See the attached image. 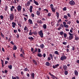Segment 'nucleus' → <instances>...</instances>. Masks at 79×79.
Here are the masks:
<instances>
[{
  "label": "nucleus",
  "mask_w": 79,
  "mask_h": 79,
  "mask_svg": "<svg viewBox=\"0 0 79 79\" xmlns=\"http://www.w3.org/2000/svg\"><path fill=\"white\" fill-rule=\"evenodd\" d=\"M38 34L39 35H40L41 38L44 37V33H43V31L42 30H40V31L38 32Z\"/></svg>",
  "instance_id": "1"
},
{
  "label": "nucleus",
  "mask_w": 79,
  "mask_h": 79,
  "mask_svg": "<svg viewBox=\"0 0 79 79\" xmlns=\"http://www.w3.org/2000/svg\"><path fill=\"white\" fill-rule=\"evenodd\" d=\"M9 18L10 21H13L14 19V14H11L9 15Z\"/></svg>",
  "instance_id": "2"
},
{
  "label": "nucleus",
  "mask_w": 79,
  "mask_h": 79,
  "mask_svg": "<svg viewBox=\"0 0 79 79\" xmlns=\"http://www.w3.org/2000/svg\"><path fill=\"white\" fill-rule=\"evenodd\" d=\"M63 24L64 25V27H66V28H68V27H69V26L68 25L66 24V23L65 22H63Z\"/></svg>",
  "instance_id": "3"
},
{
  "label": "nucleus",
  "mask_w": 79,
  "mask_h": 79,
  "mask_svg": "<svg viewBox=\"0 0 79 79\" xmlns=\"http://www.w3.org/2000/svg\"><path fill=\"white\" fill-rule=\"evenodd\" d=\"M66 57L65 56H63L60 58V60L61 61H64V60H66Z\"/></svg>",
  "instance_id": "4"
},
{
  "label": "nucleus",
  "mask_w": 79,
  "mask_h": 79,
  "mask_svg": "<svg viewBox=\"0 0 79 79\" xmlns=\"http://www.w3.org/2000/svg\"><path fill=\"white\" fill-rule=\"evenodd\" d=\"M21 6L20 5H19L17 6V10L19 12L21 11Z\"/></svg>",
  "instance_id": "5"
},
{
  "label": "nucleus",
  "mask_w": 79,
  "mask_h": 79,
  "mask_svg": "<svg viewBox=\"0 0 79 79\" xmlns=\"http://www.w3.org/2000/svg\"><path fill=\"white\" fill-rule=\"evenodd\" d=\"M69 3L71 5H75V2L73 0H72L69 2Z\"/></svg>",
  "instance_id": "6"
},
{
  "label": "nucleus",
  "mask_w": 79,
  "mask_h": 79,
  "mask_svg": "<svg viewBox=\"0 0 79 79\" xmlns=\"http://www.w3.org/2000/svg\"><path fill=\"white\" fill-rule=\"evenodd\" d=\"M31 5V2L28 1L27 3L25 4V6L26 7L29 6Z\"/></svg>",
  "instance_id": "7"
},
{
  "label": "nucleus",
  "mask_w": 79,
  "mask_h": 79,
  "mask_svg": "<svg viewBox=\"0 0 79 79\" xmlns=\"http://www.w3.org/2000/svg\"><path fill=\"white\" fill-rule=\"evenodd\" d=\"M31 77H32V79H34L35 77V73H31Z\"/></svg>",
  "instance_id": "8"
},
{
  "label": "nucleus",
  "mask_w": 79,
  "mask_h": 79,
  "mask_svg": "<svg viewBox=\"0 0 79 79\" xmlns=\"http://www.w3.org/2000/svg\"><path fill=\"white\" fill-rule=\"evenodd\" d=\"M63 67L64 69V71H66V70L68 69V67H67V66H66V65H64Z\"/></svg>",
  "instance_id": "9"
},
{
  "label": "nucleus",
  "mask_w": 79,
  "mask_h": 79,
  "mask_svg": "<svg viewBox=\"0 0 79 79\" xmlns=\"http://www.w3.org/2000/svg\"><path fill=\"white\" fill-rule=\"evenodd\" d=\"M60 65L59 64H56L55 66L53 65L52 66V68L53 69H55L56 68H58V66H59Z\"/></svg>",
  "instance_id": "10"
},
{
  "label": "nucleus",
  "mask_w": 79,
  "mask_h": 79,
  "mask_svg": "<svg viewBox=\"0 0 79 79\" xmlns=\"http://www.w3.org/2000/svg\"><path fill=\"white\" fill-rule=\"evenodd\" d=\"M33 8V6H31L30 7L29 10L30 13L32 12V9Z\"/></svg>",
  "instance_id": "11"
},
{
  "label": "nucleus",
  "mask_w": 79,
  "mask_h": 79,
  "mask_svg": "<svg viewBox=\"0 0 79 79\" xmlns=\"http://www.w3.org/2000/svg\"><path fill=\"white\" fill-rule=\"evenodd\" d=\"M74 74H75V76H78V72H77V71L76 70H75L74 71Z\"/></svg>",
  "instance_id": "12"
},
{
  "label": "nucleus",
  "mask_w": 79,
  "mask_h": 79,
  "mask_svg": "<svg viewBox=\"0 0 79 79\" xmlns=\"http://www.w3.org/2000/svg\"><path fill=\"white\" fill-rule=\"evenodd\" d=\"M12 27H13V28H15V26H16V23L15 22H12Z\"/></svg>",
  "instance_id": "13"
},
{
  "label": "nucleus",
  "mask_w": 79,
  "mask_h": 79,
  "mask_svg": "<svg viewBox=\"0 0 79 79\" xmlns=\"http://www.w3.org/2000/svg\"><path fill=\"white\" fill-rule=\"evenodd\" d=\"M33 2H34V3H35V5H36L37 6V5H39V3L37 1H36L35 0H33Z\"/></svg>",
  "instance_id": "14"
},
{
  "label": "nucleus",
  "mask_w": 79,
  "mask_h": 79,
  "mask_svg": "<svg viewBox=\"0 0 79 79\" xmlns=\"http://www.w3.org/2000/svg\"><path fill=\"white\" fill-rule=\"evenodd\" d=\"M73 39V36H69V40H71L72 39Z\"/></svg>",
  "instance_id": "15"
},
{
  "label": "nucleus",
  "mask_w": 79,
  "mask_h": 79,
  "mask_svg": "<svg viewBox=\"0 0 79 79\" xmlns=\"http://www.w3.org/2000/svg\"><path fill=\"white\" fill-rule=\"evenodd\" d=\"M28 39H29V40H30L31 41H32V40H34V38L32 37H29L28 38Z\"/></svg>",
  "instance_id": "16"
},
{
  "label": "nucleus",
  "mask_w": 79,
  "mask_h": 79,
  "mask_svg": "<svg viewBox=\"0 0 79 79\" xmlns=\"http://www.w3.org/2000/svg\"><path fill=\"white\" fill-rule=\"evenodd\" d=\"M37 56H38L39 57H42V56H43L42 55L41 53H38V54L37 55Z\"/></svg>",
  "instance_id": "17"
},
{
  "label": "nucleus",
  "mask_w": 79,
  "mask_h": 79,
  "mask_svg": "<svg viewBox=\"0 0 79 79\" xmlns=\"http://www.w3.org/2000/svg\"><path fill=\"white\" fill-rule=\"evenodd\" d=\"M28 21L31 24H32V20L31 19H29L28 20Z\"/></svg>",
  "instance_id": "18"
},
{
  "label": "nucleus",
  "mask_w": 79,
  "mask_h": 79,
  "mask_svg": "<svg viewBox=\"0 0 79 79\" xmlns=\"http://www.w3.org/2000/svg\"><path fill=\"white\" fill-rule=\"evenodd\" d=\"M33 62V63L35 64V65H37V61L36 60H35L34 59L32 60Z\"/></svg>",
  "instance_id": "19"
},
{
  "label": "nucleus",
  "mask_w": 79,
  "mask_h": 79,
  "mask_svg": "<svg viewBox=\"0 0 79 79\" xmlns=\"http://www.w3.org/2000/svg\"><path fill=\"white\" fill-rule=\"evenodd\" d=\"M44 47H45V46L44 45V44H41L40 45V47L42 49H43V48H44Z\"/></svg>",
  "instance_id": "20"
},
{
  "label": "nucleus",
  "mask_w": 79,
  "mask_h": 79,
  "mask_svg": "<svg viewBox=\"0 0 79 79\" xmlns=\"http://www.w3.org/2000/svg\"><path fill=\"white\" fill-rule=\"evenodd\" d=\"M46 66H50V63L48 62H47L46 63Z\"/></svg>",
  "instance_id": "21"
},
{
  "label": "nucleus",
  "mask_w": 79,
  "mask_h": 79,
  "mask_svg": "<svg viewBox=\"0 0 79 79\" xmlns=\"http://www.w3.org/2000/svg\"><path fill=\"white\" fill-rule=\"evenodd\" d=\"M51 10L52 12H56V9H54V7L51 8Z\"/></svg>",
  "instance_id": "22"
},
{
  "label": "nucleus",
  "mask_w": 79,
  "mask_h": 79,
  "mask_svg": "<svg viewBox=\"0 0 79 79\" xmlns=\"http://www.w3.org/2000/svg\"><path fill=\"white\" fill-rule=\"evenodd\" d=\"M24 31H29V30H28V28L26 26L24 27Z\"/></svg>",
  "instance_id": "23"
},
{
  "label": "nucleus",
  "mask_w": 79,
  "mask_h": 79,
  "mask_svg": "<svg viewBox=\"0 0 79 79\" xmlns=\"http://www.w3.org/2000/svg\"><path fill=\"white\" fill-rule=\"evenodd\" d=\"M40 14V11L38 10L36 11V15H38V16H39Z\"/></svg>",
  "instance_id": "24"
},
{
  "label": "nucleus",
  "mask_w": 79,
  "mask_h": 79,
  "mask_svg": "<svg viewBox=\"0 0 79 79\" xmlns=\"http://www.w3.org/2000/svg\"><path fill=\"white\" fill-rule=\"evenodd\" d=\"M37 48H35V50H34L33 51V52H32V53L33 54H34V53H35V52H37Z\"/></svg>",
  "instance_id": "25"
},
{
  "label": "nucleus",
  "mask_w": 79,
  "mask_h": 79,
  "mask_svg": "<svg viewBox=\"0 0 79 79\" xmlns=\"http://www.w3.org/2000/svg\"><path fill=\"white\" fill-rule=\"evenodd\" d=\"M43 27L44 29H47V25H46V24H43Z\"/></svg>",
  "instance_id": "26"
},
{
  "label": "nucleus",
  "mask_w": 79,
  "mask_h": 79,
  "mask_svg": "<svg viewBox=\"0 0 79 79\" xmlns=\"http://www.w3.org/2000/svg\"><path fill=\"white\" fill-rule=\"evenodd\" d=\"M17 49V47L15 45L13 47V50H16Z\"/></svg>",
  "instance_id": "27"
},
{
  "label": "nucleus",
  "mask_w": 79,
  "mask_h": 79,
  "mask_svg": "<svg viewBox=\"0 0 79 79\" xmlns=\"http://www.w3.org/2000/svg\"><path fill=\"white\" fill-rule=\"evenodd\" d=\"M64 74L65 76H66L68 75V71H65L64 72Z\"/></svg>",
  "instance_id": "28"
},
{
  "label": "nucleus",
  "mask_w": 79,
  "mask_h": 79,
  "mask_svg": "<svg viewBox=\"0 0 79 79\" xmlns=\"http://www.w3.org/2000/svg\"><path fill=\"white\" fill-rule=\"evenodd\" d=\"M49 56H50V58H51V59H52V60H53V56L52 55V54H49Z\"/></svg>",
  "instance_id": "29"
},
{
  "label": "nucleus",
  "mask_w": 79,
  "mask_h": 79,
  "mask_svg": "<svg viewBox=\"0 0 79 79\" xmlns=\"http://www.w3.org/2000/svg\"><path fill=\"white\" fill-rule=\"evenodd\" d=\"M1 61H2V67H4V65L3 64V60L1 59Z\"/></svg>",
  "instance_id": "30"
},
{
  "label": "nucleus",
  "mask_w": 79,
  "mask_h": 79,
  "mask_svg": "<svg viewBox=\"0 0 79 79\" xmlns=\"http://www.w3.org/2000/svg\"><path fill=\"white\" fill-rule=\"evenodd\" d=\"M56 16L57 17V18H59V16H60L59 13L58 12H56Z\"/></svg>",
  "instance_id": "31"
},
{
  "label": "nucleus",
  "mask_w": 79,
  "mask_h": 79,
  "mask_svg": "<svg viewBox=\"0 0 79 79\" xmlns=\"http://www.w3.org/2000/svg\"><path fill=\"white\" fill-rule=\"evenodd\" d=\"M32 34H34V35H37V33L36 31L33 32Z\"/></svg>",
  "instance_id": "32"
},
{
  "label": "nucleus",
  "mask_w": 79,
  "mask_h": 79,
  "mask_svg": "<svg viewBox=\"0 0 79 79\" xmlns=\"http://www.w3.org/2000/svg\"><path fill=\"white\" fill-rule=\"evenodd\" d=\"M15 6H12V8H10V11H13V9H15Z\"/></svg>",
  "instance_id": "33"
},
{
  "label": "nucleus",
  "mask_w": 79,
  "mask_h": 79,
  "mask_svg": "<svg viewBox=\"0 0 79 79\" xmlns=\"http://www.w3.org/2000/svg\"><path fill=\"white\" fill-rule=\"evenodd\" d=\"M64 18L65 19H68V16L66 15H64Z\"/></svg>",
  "instance_id": "34"
},
{
  "label": "nucleus",
  "mask_w": 79,
  "mask_h": 79,
  "mask_svg": "<svg viewBox=\"0 0 79 79\" xmlns=\"http://www.w3.org/2000/svg\"><path fill=\"white\" fill-rule=\"evenodd\" d=\"M49 75H50V76H52V77H55V76H54V75L52 74V73H51L50 72H49Z\"/></svg>",
  "instance_id": "35"
},
{
  "label": "nucleus",
  "mask_w": 79,
  "mask_h": 79,
  "mask_svg": "<svg viewBox=\"0 0 79 79\" xmlns=\"http://www.w3.org/2000/svg\"><path fill=\"white\" fill-rule=\"evenodd\" d=\"M54 53L56 54V55H59V53H58V51H55L54 52Z\"/></svg>",
  "instance_id": "36"
},
{
  "label": "nucleus",
  "mask_w": 79,
  "mask_h": 79,
  "mask_svg": "<svg viewBox=\"0 0 79 79\" xmlns=\"http://www.w3.org/2000/svg\"><path fill=\"white\" fill-rule=\"evenodd\" d=\"M8 68H9L10 69H12V65H9L8 66Z\"/></svg>",
  "instance_id": "37"
},
{
  "label": "nucleus",
  "mask_w": 79,
  "mask_h": 79,
  "mask_svg": "<svg viewBox=\"0 0 79 79\" xmlns=\"http://www.w3.org/2000/svg\"><path fill=\"white\" fill-rule=\"evenodd\" d=\"M63 11H66L67 10V8H66V7H65L63 9Z\"/></svg>",
  "instance_id": "38"
},
{
  "label": "nucleus",
  "mask_w": 79,
  "mask_h": 79,
  "mask_svg": "<svg viewBox=\"0 0 79 79\" xmlns=\"http://www.w3.org/2000/svg\"><path fill=\"white\" fill-rule=\"evenodd\" d=\"M18 26H19V27H21V23L19 22H18Z\"/></svg>",
  "instance_id": "39"
},
{
  "label": "nucleus",
  "mask_w": 79,
  "mask_h": 79,
  "mask_svg": "<svg viewBox=\"0 0 79 79\" xmlns=\"http://www.w3.org/2000/svg\"><path fill=\"white\" fill-rule=\"evenodd\" d=\"M76 48H75V46H72V50H73V51H74L75 50V49Z\"/></svg>",
  "instance_id": "40"
},
{
  "label": "nucleus",
  "mask_w": 79,
  "mask_h": 79,
  "mask_svg": "<svg viewBox=\"0 0 79 79\" xmlns=\"http://www.w3.org/2000/svg\"><path fill=\"white\" fill-rule=\"evenodd\" d=\"M60 34L61 35H62L64 34V32H63V31H61L60 32Z\"/></svg>",
  "instance_id": "41"
},
{
  "label": "nucleus",
  "mask_w": 79,
  "mask_h": 79,
  "mask_svg": "<svg viewBox=\"0 0 79 79\" xmlns=\"http://www.w3.org/2000/svg\"><path fill=\"white\" fill-rule=\"evenodd\" d=\"M64 38H66L67 37V34L66 33L64 34Z\"/></svg>",
  "instance_id": "42"
},
{
  "label": "nucleus",
  "mask_w": 79,
  "mask_h": 79,
  "mask_svg": "<svg viewBox=\"0 0 79 79\" xmlns=\"http://www.w3.org/2000/svg\"><path fill=\"white\" fill-rule=\"evenodd\" d=\"M1 36H2V37L3 38H4L5 36L3 34L2 32H1Z\"/></svg>",
  "instance_id": "43"
},
{
  "label": "nucleus",
  "mask_w": 79,
  "mask_h": 79,
  "mask_svg": "<svg viewBox=\"0 0 79 79\" xmlns=\"http://www.w3.org/2000/svg\"><path fill=\"white\" fill-rule=\"evenodd\" d=\"M38 53H40L41 52V50H40V49L39 48L38 49Z\"/></svg>",
  "instance_id": "44"
},
{
  "label": "nucleus",
  "mask_w": 79,
  "mask_h": 79,
  "mask_svg": "<svg viewBox=\"0 0 79 79\" xmlns=\"http://www.w3.org/2000/svg\"><path fill=\"white\" fill-rule=\"evenodd\" d=\"M67 24H70L71 23V22L70 21H68L67 22Z\"/></svg>",
  "instance_id": "45"
},
{
  "label": "nucleus",
  "mask_w": 79,
  "mask_h": 79,
  "mask_svg": "<svg viewBox=\"0 0 79 79\" xmlns=\"http://www.w3.org/2000/svg\"><path fill=\"white\" fill-rule=\"evenodd\" d=\"M0 18L1 19H3V16L2 15H0Z\"/></svg>",
  "instance_id": "46"
},
{
  "label": "nucleus",
  "mask_w": 79,
  "mask_h": 79,
  "mask_svg": "<svg viewBox=\"0 0 79 79\" xmlns=\"http://www.w3.org/2000/svg\"><path fill=\"white\" fill-rule=\"evenodd\" d=\"M50 7H51V8H54L53 5V4H51L50 5Z\"/></svg>",
  "instance_id": "47"
},
{
  "label": "nucleus",
  "mask_w": 79,
  "mask_h": 79,
  "mask_svg": "<svg viewBox=\"0 0 79 79\" xmlns=\"http://www.w3.org/2000/svg\"><path fill=\"white\" fill-rule=\"evenodd\" d=\"M16 37L17 39H18L19 37V34H17Z\"/></svg>",
  "instance_id": "48"
},
{
  "label": "nucleus",
  "mask_w": 79,
  "mask_h": 79,
  "mask_svg": "<svg viewBox=\"0 0 79 79\" xmlns=\"http://www.w3.org/2000/svg\"><path fill=\"white\" fill-rule=\"evenodd\" d=\"M52 15V14L50 13H48V16H50Z\"/></svg>",
  "instance_id": "49"
},
{
  "label": "nucleus",
  "mask_w": 79,
  "mask_h": 79,
  "mask_svg": "<svg viewBox=\"0 0 79 79\" xmlns=\"http://www.w3.org/2000/svg\"><path fill=\"white\" fill-rule=\"evenodd\" d=\"M30 32L29 34V35H32V32H31V30L30 31Z\"/></svg>",
  "instance_id": "50"
},
{
  "label": "nucleus",
  "mask_w": 79,
  "mask_h": 79,
  "mask_svg": "<svg viewBox=\"0 0 79 79\" xmlns=\"http://www.w3.org/2000/svg\"><path fill=\"white\" fill-rule=\"evenodd\" d=\"M75 39L76 40H79V37H75Z\"/></svg>",
  "instance_id": "51"
},
{
  "label": "nucleus",
  "mask_w": 79,
  "mask_h": 79,
  "mask_svg": "<svg viewBox=\"0 0 79 79\" xmlns=\"http://www.w3.org/2000/svg\"><path fill=\"white\" fill-rule=\"evenodd\" d=\"M39 23L40 24H42V23H43V21H42V20H40L39 21Z\"/></svg>",
  "instance_id": "52"
},
{
  "label": "nucleus",
  "mask_w": 79,
  "mask_h": 79,
  "mask_svg": "<svg viewBox=\"0 0 79 79\" xmlns=\"http://www.w3.org/2000/svg\"><path fill=\"white\" fill-rule=\"evenodd\" d=\"M14 1L15 3H17V2H19V0H15Z\"/></svg>",
  "instance_id": "53"
},
{
  "label": "nucleus",
  "mask_w": 79,
  "mask_h": 79,
  "mask_svg": "<svg viewBox=\"0 0 79 79\" xmlns=\"http://www.w3.org/2000/svg\"><path fill=\"white\" fill-rule=\"evenodd\" d=\"M20 56H21V57H23V58H24V56H23L22 54H21L20 55Z\"/></svg>",
  "instance_id": "54"
},
{
  "label": "nucleus",
  "mask_w": 79,
  "mask_h": 79,
  "mask_svg": "<svg viewBox=\"0 0 79 79\" xmlns=\"http://www.w3.org/2000/svg\"><path fill=\"white\" fill-rule=\"evenodd\" d=\"M67 16L69 17V18H71V15L69 13L67 14Z\"/></svg>",
  "instance_id": "55"
},
{
  "label": "nucleus",
  "mask_w": 79,
  "mask_h": 79,
  "mask_svg": "<svg viewBox=\"0 0 79 79\" xmlns=\"http://www.w3.org/2000/svg\"><path fill=\"white\" fill-rule=\"evenodd\" d=\"M43 57L44 58H45L46 56V54H45V53H44L43 54Z\"/></svg>",
  "instance_id": "56"
},
{
  "label": "nucleus",
  "mask_w": 79,
  "mask_h": 79,
  "mask_svg": "<svg viewBox=\"0 0 79 79\" xmlns=\"http://www.w3.org/2000/svg\"><path fill=\"white\" fill-rule=\"evenodd\" d=\"M48 61H50V60H51V58H50V57H48Z\"/></svg>",
  "instance_id": "57"
},
{
  "label": "nucleus",
  "mask_w": 79,
  "mask_h": 79,
  "mask_svg": "<svg viewBox=\"0 0 79 79\" xmlns=\"http://www.w3.org/2000/svg\"><path fill=\"white\" fill-rule=\"evenodd\" d=\"M31 16L32 17V18L34 17V16H35L34 14L33 13L31 14Z\"/></svg>",
  "instance_id": "58"
},
{
  "label": "nucleus",
  "mask_w": 79,
  "mask_h": 79,
  "mask_svg": "<svg viewBox=\"0 0 79 79\" xmlns=\"http://www.w3.org/2000/svg\"><path fill=\"white\" fill-rule=\"evenodd\" d=\"M27 70H28L27 68H26L24 69V71H27Z\"/></svg>",
  "instance_id": "59"
},
{
  "label": "nucleus",
  "mask_w": 79,
  "mask_h": 79,
  "mask_svg": "<svg viewBox=\"0 0 79 79\" xmlns=\"http://www.w3.org/2000/svg\"><path fill=\"white\" fill-rule=\"evenodd\" d=\"M14 32L15 33H17V32H18V31L17 30H14Z\"/></svg>",
  "instance_id": "60"
},
{
  "label": "nucleus",
  "mask_w": 79,
  "mask_h": 79,
  "mask_svg": "<svg viewBox=\"0 0 79 79\" xmlns=\"http://www.w3.org/2000/svg\"><path fill=\"white\" fill-rule=\"evenodd\" d=\"M69 35H70V36H71L73 35V34H72L71 33H70V32H69Z\"/></svg>",
  "instance_id": "61"
},
{
  "label": "nucleus",
  "mask_w": 79,
  "mask_h": 79,
  "mask_svg": "<svg viewBox=\"0 0 79 79\" xmlns=\"http://www.w3.org/2000/svg\"><path fill=\"white\" fill-rule=\"evenodd\" d=\"M44 11H46L47 13H48V10L47 9H44Z\"/></svg>",
  "instance_id": "62"
},
{
  "label": "nucleus",
  "mask_w": 79,
  "mask_h": 79,
  "mask_svg": "<svg viewBox=\"0 0 79 79\" xmlns=\"http://www.w3.org/2000/svg\"><path fill=\"white\" fill-rule=\"evenodd\" d=\"M73 15H74V16L76 15V11H74Z\"/></svg>",
  "instance_id": "63"
},
{
  "label": "nucleus",
  "mask_w": 79,
  "mask_h": 79,
  "mask_svg": "<svg viewBox=\"0 0 79 79\" xmlns=\"http://www.w3.org/2000/svg\"><path fill=\"white\" fill-rule=\"evenodd\" d=\"M35 26L36 27H38V26H39L38 25V24H37V23H35Z\"/></svg>",
  "instance_id": "64"
}]
</instances>
